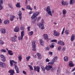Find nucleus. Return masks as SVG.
I'll list each match as a JSON object with an SVG mask.
<instances>
[{
	"instance_id": "f257e3e1",
	"label": "nucleus",
	"mask_w": 75,
	"mask_h": 75,
	"mask_svg": "<svg viewBox=\"0 0 75 75\" xmlns=\"http://www.w3.org/2000/svg\"><path fill=\"white\" fill-rule=\"evenodd\" d=\"M32 50L35 51H36V49H35L36 45H35V40H34L33 41L32 43Z\"/></svg>"
},
{
	"instance_id": "f03ea898",
	"label": "nucleus",
	"mask_w": 75,
	"mask_h": 75,
	"mask_svg": "<svg viewBox=\"0 0 75 75\" xmlns=\"http://www.w3.org/2000/svg\"><path fill=\"white\" fill-rule=\"evenodd\" d=\"M57 58H58V57H57L56 56L54 58H53L52 59V61H51V62H49L48 63V65H50V64H51V65L54 64V62H56V61H57Z\"/></svg>"
},
{
	"instance_id": "7ed1b4c3",
	"label": "nucleus",
	"mask_w": 75,
	"mask_h": 75,
	"mask_svg": "<svg viewBox=\"0 0 75 75\" xmlns=\"http://www.w3.org/2000/svg\"><path fill=\"white\" fill-rule=\"evenodd\" d=\"M40 14V13L39 12H35L32 15L31 18L32 19L35 18L37 16Z\"/></svg>"
},
{
	"instance_id": "20e7f679",
	"label": "nucleus",
	"mask_w": 75,
	"mask_h": 75,
	"mask_svg": "<svg viewBox=\"0 0 75 75\" xmlns=\"http://www.w3.org/2000/svg\"><path fill=\"white\" fill-rule=\"evenodd\" d=\"M34 67V71H37L38 72H40V67L39 66H35Z\"/></svg>"
},
{
	"instance_id": "39448f33",
	"label": "nucleus",
	"mask_w": 75,
	"mask_h": 75,
	"mask_svg": "<svg viewBox=\"0 0 75 75\" xmlns=\"http://www.w3.org/2000/svg\"><path fill=\"white\" fill-rule=\"evenodd\" d=\"M24 35V31H21V37H19L18 38V40H19V41H20L21 40H23V38Z\"/></svg>"
},
{
	"instance_id": "423d86ee",
	"label": "nucleus",
	"mask_w": 75,
	"mask_h": 75,
	"mask_svg": "<svg viewBox=\"0 0 75 75\" xmlns=\"http://www.w3.org/2000/svg\"><path fill=\"white\" fill-rule=\"evenodd\" d=\"M53 35H54V36H55L56 37H58V36H59L60 34L59 33H58L55 30H54L53 31Z\"/></svg>"
},
{
	"instance_id": "0eeeda50",
	"label": "nucleus",
	"mask_w": 75,
	"mask_h": 75,
	"mask_svg": "<svg viewBox=\"0 0 75 75\" xmlns=\"http://www.w3.org/2000/svg\"><path fill=\"white\" fill-rule=\"evenodd\" d=\"M6 64L0 62V67H1L2 68H6Z\"/></svg>"
},
{
	"instance_id": "6e6552de",
	"label": "nucleus",
	"mask_w": 75,
	"mask_h": 75,
	"mask_svg": "<svg viewBox=\"0 0 75 75\" xmlns=\"http://www.w3.org/2000/svg\"><path fill=\"white\" fill-rule=\"evenodd\" d=\"M58 44L59 45H62V46L65 45V43L62 40H59V41L58 42Z\"/></svg>"
},
{
	"instance_id": "1a4fd4ad",
	"label": "nucleus",
	"mask_w": 75,
	"mask_h": 75,
	"mask_svg": "<svg viewBox=\"0 0 75 75\" xmlns=\"http://www.w3.org/2000/svg\"><path fill=\"white\" fill-rule=\"evenodd\" d=\"M15 37H13V38H11V40L12 41V42H16V38H17V36L16 35L14 36Z\"/></svg>"
},
{
	"instance_id": "9d476101",
	"label": "nucleus",
	"mask_w": 75,
	"mask_h": 75,
	"mask_svg": "<svg viewBox=\"0 0 75 75\" xmlns=\"http://www.w3.org/2000/svg\"><path fill=\"white\" fill-rule=\"evenodd\" d=\"M52 68V66H51L50 65L46 66L45 67V69H46L47 71H49L50 70L51 68Z\"/></svg>"
},
{
	"instance_id": "9b49d317",
	"label": "nucleus",
	"mask_w": 75,
	"mask_h": 75,
	"mask_svg": "<svg viewBox=\"0 0 75 75\" xmlns=\"http://www.w3.org/2000/svg\"><path fill=\"white\" fill-rule=\"evenodd\" d=\"M1 58L2 61L3 62H5V61H6V57L4 56L3 55L1 54Z\"/></svg>"
},
{
	"instance_id": "f8f14e48",
	"label": "nucleus",
	"mask_w": 75,
	"mask_h": 75,
	"mask_svg": "<svg viewBox=\"0 0 75 75\" xmlns=\"http://www.w3.org/2000/svg\"><path fill=\"white\" fill-rule=\"evenodd\" d=\"M18 15L19 17V20H21V19L22 18V13H21V11H19Z\"/></svg>"
},
{
	"instance_id": "ddd939ff",
	"label": "nucleus",
	"mask_w": 75,
	"mask_h": 75,
	"mask_svg": "<svg viewBox=\"0 0 75 75\" xmlns=\"http://www.w3.org/2000/svg\"><path fill=\"white\" fill-rule=\"evenodd\" d=\"M19 30V27L18 26H17L14 28V31L17 33V32H18Z\"/></svg>"
},
{
	"instance_id": "4468645a",
	"label": "nucleus",
	"mask_w": 75,
	"mask_h": 75,
	"mask_svg": "<svg viewBox=\"0 0 75 75\" xmlns=\"http://www.w3.org/2000/svg\"><path fill=\"white\" fill-rule=\"evenodd\" d=\"M15 69H16V71L17 74L19 73L20 71H19V70L18 69V67L17 66H16L15 67Z\"/></svg>"
},
{
	"instance_id": "2eb2a0df",
	"label": "nucleus",
	"mask_w": 75,
	"mask_h": 75,
	"mask_svg": "<svg viewBox=\"0 0 75 75\" xmlns=\"http://www.w3.org/2000/svg\"><path fill=\"white\" fill-rule=\"evenodd\" d=\"M69 65L70 67H74V65L73 64V62H72V61H70L69 62Z\"/></svg>"
},
{
	"instance_id": "dca6fc26",
	"label": "nucleus",
	"mask_w": 75,
	"mask_h": 75,
	"mask_svg": "<svg viewBox=\"0 0 75 75\" xmlns=\"http://www.w3.org/2000/svg\"><path fill=\"white\" fill-rule=\"evenodd\" d=\"M44 39L45 40H47L48 38V36L47 34H44L43 35Z\"/></svg>"
},
{
	"instance_id": "f3484780",
	"label": "nucleus",
	"mask_w": 75,
	"mask_h": 75,
	"mask_svg": "<svg viewBox=\"0 0 75 75\" xmlns=\"http://www.w3.org/2000/svg\"><path fill=\"white\" fill-rule=\"evenodd\" d=\"M67 13V11L65 9H64L63 10V17H65L66 16V15H65Z\"/></svg>"
},
{
	"instance_id": "a211bd4d",
	"label": "nucleus",
	"mask_w": 75,
	"mask_h": 75,
	"mask_svg": "<svg viewBox=\"0 0 75 75\" xmlns=\"http://www.w3.org/2000/svg\"><path fill=\"white\" fill-rule=\"evenodd\" d=\"M8 73H10V74H15V72H14V71L13 69H11L8 71Z\"/></svg>"
},
{
	"instance_id": "6ab92c4d",
	"label": "nucleus",
	"mask_w": 75,
	"mask_h": 75,
	"mask_svg": "<svg viewBox=\"0 0 75 75\" xmlns=\"http://www.w3.org/2000/svg\"><path fill=\"white\" fill-rule=\"evenodd\" d=\"M39 28H41L42 30H43L44 29V24L41 23L40 25V26H39Z\"/></svg>"
},
{
	"instance_id": "aec40b11",
	"label": "nucleus",
	"mask_w": 75,
	"mask_h": 75,
	"mask_svg": "<svg viewBox=\"0 0 75 75\" xmlns=\"http://www.w3.org/2000/svg\"><path fill=\"white\" fill-rule=\"evenodd\" d=\"M75 2V0H70L69 4H71V5H73Z\"/></svg>"
},
{
	"instance_id": "412c9836",
	"label": "nucleus",
	"mask_w": 75,
	"mask_h": 75,
	"mask_svg": "<svg viewBox=\"0 0 75 75\" xmlns=\"http://www.w3.org/2000/svg\"><path fill=\"white\" fill-rule=\"evenodd\" d=\"M1 33L2 34L6 33V29H5V28L1 29Z\"/></svg>"
},
{
	"instance_id": "4be33fe9",
	"label": "nucleus",
	"mask_w": 75,
	"mask_h": 75,
	"mask_svg": "<svg viewBox=\"0 0 75 75\" xmlns=\"http://www.w3.org/2000/svg\"><path fill=\"white\" fill-rule=\"evenodd\" d=\"M41 18V17H36L35 19V20L36 22H38L39 21H40V19Z\"/></svg>"
},
{
	"instance_id": "5701e85b",
	"label": "nucleus",
	"mask_w": 75,
	"mask_h": 75,
	"mask_svg": "<svg viewBox=\"0 0 75 75\" xmlns=\"http://www.w3.org/2000/svg\"><path fill=\"white\" fill-rule=\"evenodd\" d=\"M64 61L67 62L68 61V57L67 56H65L64 57Z\"/></svg>"
},
{
	"instance_id": "b1692460",
	"label": "nucleus",
	"mask_w": 75,
	"mask_h": 75,
	"mask_svg": "<svg viewBox=\"0 0 75 75\" xmlns=\"http://www.w3.org/2000/svg\"><path fill=\"white\" fill-rule=\"evenodd\" d=\"M75 40V36L74 35H72L71 38V41H73Z\"/></svg>"
},
{
	"instance_id": "393cba45",
	"label": "nucleus",
	"mask_w": 75,
	"mask_h": 75,
	"mask_svg": "<svg viewBox=\"0 0 75 75\" xmlns=\"http://www.w3.org/2000/svg\"><path fill=\"white\" fill-rule=\"evenodd\" d=\"M16 7H18V8H20L21 7V6H20V2L17 3V4L16 5Z\"/></svg>"
},
{
	"instance_id": "a878e982",
	"label": "nucleus",
	"mask_w": 75,
	"mask_h": 75,
	"mask_svg": "<svg viewBox=\"0 0 75 75\" xmlns=\"http://www.w3.org/2000/svg\"><path fill=\"white\" fill-rule=\"evenodd\" d=\"M8 54L10 55H13V53L12 52V51L11 50H8Z\"/></svg>"
},
{
	"instance_id": "bb28decb",
	"label": "nucleus",
	"mask_w": 75,
	"mask_h": 75,
	"mask_svg": "<svg viewBox=\"0 0 75 75\" xmlns=\"http://www.w3.org/2000/svg\"><path fill=\"white\" fill-rule=\"evenodd\" d=\"M14 18H15V16L13 15L11 16L10 19V21H13V20H14Z\"/></svg>"
},
{
	"instance_id": "cd10ccee",
	"label": "nucleus",
	"mask_w": 75,
	"mask_h": 75,
	"mask_svg": "<svg viewBox=\"0 0 75 75\" xmlns=\"http://www.w3.org/2000/svg\"><path fill=\"white\" fill-rule=\"evenodd\" d=\"M47 12L49 15H50L51 16H52V13H51V11H49Z\"/></svg>"
},
{
	"instance_id": "c85d7f7f",
	"label": "nucleus",
	"mask_w": 75,
	"mask_h": 75,
	"mask_svg": "<svg viewBox=\"0 0 75 75\" xmlns=\"http://www.w3.org/2000/svg\"><path fill=\"white\" fill-rule=\"evenodd\" d=\"M37 55L39 59H41V54L39 53H37Z\"/></svg>"
},
{
	"instance_id": "c756f323",
	"label": "nucleus",
	"mask_w": 75,
	"mask_h": 75,
	"mask_svg": "<svg viewBox=\"0 0 75 75\" xmlns=\"http://www.w3.org/2000/svg\"><path fill=\"white\" fill-rule=\"evenodd\" d=\"M18 59L20 61H21V59H22V56L21 55H19L18 56Z\"/></svg>"
},
{
	"instance_id": "7c9ffc66",
	"label": "nucleus",
	"mask_w": 75,
	"mask_h": 75,
	"mask_svg": "<svg viewBox=\"0 0 75 75\" xmlns=\"http://www.w3.org/2000/svg\"><path fill=\"white\" fill-rule=\"evenodd\" d=\"M50 10H51L50 7V6H48L47 7V9H46V11L47 12L49 11H50Z\"/></svg>"
},
{
	"instance_id": "2f4dec72",
	"label": "nucleus",
	"mask_w": 75,
	"mask_h": 75,
	"mask_svg": "<svg viewBox=\"0 0 75 75\" xmlns=\"http://www.w3.org/2000/svg\"><path fill=\"white\" fill-rule=\"evenodd\" d=\"M26 9H30V10H33V9H32V8H30V6H27L26 7Z\"/></svg>"
},
{
	"instance_id": "473e14b6",
	"label": "nucleus",
	"mask_w": 75,
	"mask_h": 75,
	"mask_svg": "<svg viewBox=\"0 0 75 75\" xmlns=\"http://www.w3.org/2000/svg\"><path fill=\"white\" fill-rule=\"evenodd\" d=\"M10 22L8 20L5 21L4 22V23L5 24H9Z\"/></svg>"
},
{
	"instance_id": "72a5a7b5",
	"label": "nucleus",
	"mask_w": 75,
	"mask_h": 75,
	"mask_svg": "<svg viewBox=\"0 0 75 75\" xmlns=\"http://www.w3.org/2000/svg\"><path fill=\"white\" fill-rule=\"evenodd\" d=\"M40 41L41 45H43V44H44V41L42 40H40Z\"/></svg>"
},
{
	"instance_id": "f704fd0d",
	"label": "nucleus",
	"mask_w": 75,
	"mask_h": 75,
	"mask_svg": "<svg viewBox=\"0 0 75 75\" xmlns=\"http://www.w3.org/2000/svg\"><path fill=\"white\" fill-rule=\"evenodd\" d=\"M41 69L42 70V71H45V67H44L43 66H41Z\"/></svg>"
},
{
	"instance_id": "c9c22d12",
	"label": "nucleus",
	"mask_w": 75,
	"mask_h": 75,
	"mask_svg": "<svg viewBox=\"0 0 75 75\" xmlns=\"http://www.w3.org/2000/svg\"><path fill=\"white\" fill-rule=\"evenodd\" d=\"M68 4H69L68 1H66L65 2L64 6H67H67H68Z\"/></svg>"
},
{
	"instance_id": "e433bc0d",
	"label": "nucleus",
	"mask_w": 75,
	"mask_h": 75,
	"mask_svg": "<svg viewBox=\"0 0 75 75\" xmlns=\"http://www.w3.org/2000/svg\"><path fill=\"white\" fill-rule=\"evenodd\" d=\"M13 60H10V64H11V67H13Z\"/></svg>"
},
{
	"instance_id": "4c0bfd02",
	"label": "nucleus",
	"mask_w": 75,
	"mask_h": 75,
	"mask_svg": "<svg viewBox=\"0 0 75 75\" xmlns=\"http://www.w3.org/2000/svg\"><path fill=\"white\" fill-rule=\"evenodd\" d=\"M21 26V28L20 29L21 30H22V31H23L24 30V27H23V25H22Z\"/></svg>"
},
{
	"instance_id": "58836bf2",
	"label": "nucleus",
	"mask_w": 75,
	"mask_h": 75,
	"mask_svg": "<svg viewBox=\"0 0 75 75\" xmlns=\"http://www.w3.org/2000/svg\"><path fill=\"white\" fill-rule=\"evenodd\" d=\"M31 58V57L30 56H29L28 57H26V61H29V59Z\"/></svg>"
},
{
	"instance_id": "ea45409f",
	"label": "nucleus",
	"mask_w": 75,
	"mask_h": 75,
	"mask_svg": "<svg viewBox=\"0 0 75 75\" xmlns=\"http://www.w3.org/2000/svg\"><path fill=\"white\" fill-rule=\"evenodd\" d=\"M0 44L1 45H3L4 44V42L3 40H0Z\"/></svg>"
},
{
	"instance_id": "a19ab883",
	"label": "nucleus",
	"mask_w": 75,
	"mask_h": 75,
	"mask_svg": "<svg viewBox=\"0 0 75 75\" xmlns=\"http://www.w3.org/2000/svg\"><path fill=\"white\" fill-rule=\"evenodd\" d=\"M61 48H62V47L61 46H59L58 47L57 50L58 51H60L61 50Z\"/></svg>"
},
{
	"instance_id": "79ce46f5",
	"label": "nucleus",
	"mask_w": 75,
	"mask_h": 75,
	"mask_svg": "<svg viewBox=\"0 0 75 75\" xmlns=\"http://www.w3.org/2000/svg\"><path fill=\"white\" fill-rule=\"evenodd\" d=\"M33 34V31H31L29 33V35H32Z\"/></svg>"
},
{
	"instance_id": "37998d69",
	"label": "nucleus",
	"mask_w": 75,
	"mask_h": 75,
	"mask_svg": "<svg viewBox=\"0 0 75 75\" xmlns=\"http://www.w3.org/2000/svg\"><path fill=\"white\" fill-rule=\"evenodd\" d=\"M8 6L11 8H13V7H12V5H11V4H8Z\"/></svg>"
},
{
	"instance_id": "c03bdc74",
	"label": "nucleus",
	"mask_w": 75,
	"mask_h": 75,
	"mask_svg": "<svg viewBox=\"0 0 75 75\" xmlns=\"http://www.w3.org/2000/svg\"><path fill=\"white\" fill-rule=\"evenodd\" d=\"M28 66L29 67L30 69H31V70H33V67H32V66L29 65Z\"/></svg>"
},
{
	"instance_id": "a18cd8bd",
	"label": "nucleus",
	"mask_w": 75,
	"mask_h": 75,
	"mask_svg": "<svg viewBox=\"0 0 75 75\" xmlns=\"http://www.w3.org/2000/svg\"><path fill=\"white\" fill-rule=\"evenodd\" d=\"M50 47V48H54V43H52V45Z\"/></svg>"
},
{
	"instance_id": "49530a36",
	"label": "nucleus",
	"mask_w": 75,
	"mask_h": 75,
	"mask_svg": "<svg viewBox=\"0 0 75 75\" xmlns=\"http://www.w3.org/2000/svg\"><path fill=\"white\" fill-rule=\"evenodd\" d=\"M68 30H66L65 31V33L66 34V35H68V34H69V31H68Z\"/></svg>"
},
{
	"instance_id": "de8ad7c7",
	"label": "nucleus",
	"mask_w": 75,
	"mask_h": 75,
	"mask_svg": "<svg viewBox=\"0 0 75 75\" xmlns=\"http://www.w3.org/2000/svg\"><path fill=\"white\" fill-rule=\"evenodd\" d=\"M32 22L33 23H35V21H35V19H34V18H32Z\"/></svg>"
},
{
	"instance_id": "09e8293b",
	"label": "nucleus",
	"mask_w": 75,
	"mask_h": 75,
	"mask_svg": "<svg viewBox=\"0 0 75 75\" xmlns=\"http://www.w3.org/2000/svg\"><path fill=\"white\" fill-rule=\"evenodd\" d=\"M1 52H6V50H5V49H2L1 50Z\"/></svg>"
},
{
	"instance_id": "8fccbe9b",
	"label": "nucleus",
	"mask_w": 75,
	"mask_h": 75,
	"mask_svg": "<svg viewBox=\"0 0 75 75\" xmlns=\"http://www.w3.org/2000/svg\"><path fill=\"white\" fill-rule=\"evenodd\" d=\"M59 69L58 68L57 71V75H59Z\"/></svg>"
},
{
	"instance_id": "3c124183",
	"label": "nucleus",
	"mask_w": 75,
	"mask_h": 75,
	"mask_svg": "<svg viewBox=\"0 0 75 75\" xmlns=\"http://www.w3.org/2000/svg\"><path fill=\"white\" fill-rule=\"evenodd\" d=\"M55 69H56V68H55V67L53 68L52 69V72H53V71H54V70H55Z\"/></svg>"
},
{
	"instance_id": "603ef678",
	"label": "nucleus",
	"mask_w": 75,
	"mask_h": 75,
	"mask_svg": "<svg viewBox=\"0 0 75 75\" xmlns=\"http://www.w3.org/2000/svg\"><path fill=\"white\" fill-rule=\"evenodd\" d=\"M66 48L65 47H64L62 48V50L63 51H65V50Z\"/></svg>"
},
{
	"instance_id": "864d4df0",
	"label": "nucleus",
	"mask_w": 75,
	"mask_h": 75,
	"mask_svg": "<svg viewBox=\"0 0 75 75\" xmlns=\"http://www.w3.org/2000/svg\"><path fill=\"white\" fill-rule=\"evenodd\" d=\"M62 4L63 6H65V2L62 1Z\"/></svg>"
},
{
	"instance_id": "5fc2aeb1",
	"label": "nucleus",
	"mask_w": 75,
	"mask_h": 75,
	"mask_svg": "<svg viewBox=\"0 0 75 75\" xmlns=\"http://www.w3.org/2000/svg\"><path fill=\"white\" fill-rule=\"evenodd\" d=\"M51 42H57V40H52L51 41Z\"/></svg>"
},
{
	"instance_id": "6e6d98bb",
	"label": "nucleus",
	"mask_w": 75,
	"mask_h": 75,
	"mask_svg": "<svg viewBox=\"0 0 75 75\" xmlns=\"http://www.w3.org/2000/svg\"><path fill=\"white\" fill-rule=\"evenodd\" d=\"M1 9H3V7L1 5V4H0V10H1Z\"/></svg>"
},
{
	"instance_id": "4d7b16f0",
	"label": "nucleus",
	"mask_w": 75,
	"mask_h": 75,
	"mask_svg": "<svg viewBox=\"0 0 75 75\" xmlns=\"http://www.w3.org/2000/svg\"><path fill=\"white\" fill-rule=\"evenodd\" d=\"M41 22L42 23V24L44 23V19H42L41 20Z\"/></svg>"
},
{
	"instance_id": "13d9d810",
	"label": "nucleus",
	"mask_w": 75,
	"mask_h": 75,
	"mask_svg": "<svg viewBox=\"0 0 75 75\" xmlns=\"http://www.w3.org/2000/svg\"><path fill=\"white\" fill-rule=\"evenodd\" d=\"M46 62H50V60L48 59H46Z\"/></svg>"
},
{
	"instance_id": "bf43d9fd",
	"label": "nucleus",
	"mask_w": 75,
	"mask_h": 75,
	"mask_svg": "<svg viewBox=\"0 0 75 75\" xmlns=\"http://www.w3.org/2000/svg\"><path fill=\"white\" fill-rule=\"evenodd\" d=\"M0 4H3V1L2 0H0Z\"/></svg>"
},
{
	"instance_id": "052dcab7",
	"label": "nucleus",
	"mask_w": 75,
	"mask_h": 75,
	"mask_svg": "<svg viewBox=\"0 0 75 75\" xmlns=\"http://www.w3.org/2000/svg\"><path fill=\"white\" fill-rule=\"evenodd\" d=\"M41 23H37V25L38 26H39V27H40V25H41Z\"/></svg>"
},
{
	"instance_id": "680f3d73",
	"label": "nucleus",
	"mask_w": 75,
	"mask_h": 75,
	"mask_svg": "<svg viewBox=\"0 0 75 75\" xmlns=\"http://www.w3.org/2000/svg\"><path fill=\"white\" fill-rule=\"evenodd\" d=\"M23 73L24 74H25V75H26V72L24 71H23Z\"/></svg>"
},
{
	"instance_id": "e2e57ef3",
	"label": "nucleus",
	"mask_w": 75,
	"mask_h": 75,
	"mask_svg": "<svg viewBox=\"0 0 75 75\" xmlns=\"http://www.w3.org/2000/svg\"><path fill=\"white\" fill-rule=\"evenodd\" d=\"M49 54H50V55H52V52H49Z\"/></svg>"
},
{
	"instance_id": "0e129e2a",
	"label": "nucleus",
	"mask_w": 75,
	"mask_h": 75,
	"mask_svg": "<svg viewBox=\"0 0 75 75\" xmlns=\"http://www.w3.org/2000/svg\"><path fill=\"white\" fill-rule=\"evenodd\" d=\"M52 14H54V10L53 9L52 10Z\"/></svg>"
},
{
	"instance_id": "69168bd1",
	"label": "nucleus",
	"mask_w": 75,
	"mask_h": 75,
	"mask_svg": "<svg viewBox=\"0 0 75 75\" xmlns=\"http://www.w3.org/2000/svg\"><path fill=\"white\" fill-rule=\"evenodd\" d=\"M34 10H37V9L36 8V6H35L34 7Z\"/></svg>"
},
{
	"instance_id": "338daca9",
	"label": "nucleus",
	"mask_w": 75,
	"mask_h": 75,
	"mask_svg": "<svg viewBox=\"0 0 75 75\" xmlns=\"http://www.w3.org/2000/svg\"><path fill=\"white\" fill-rule=\"evenodd\" d=\"M30 27H28V31H30Z\"/></svg>"
},
{
	"instance_id": "774afa93",
	"label": "nucleus",
	"mask_w": 75,
	"mask_h": 75,
	"mask_svg": "<svg viewBox=\"0 0 75 75\" xmlns=\"http://www.w3.org/2000/svg\"><path fill=\"white\" fill-rule=\"evenodd\" d=\"M13 61V63H14V64H17V62H14V61Z\"/></svg>"
}]
</instances>
